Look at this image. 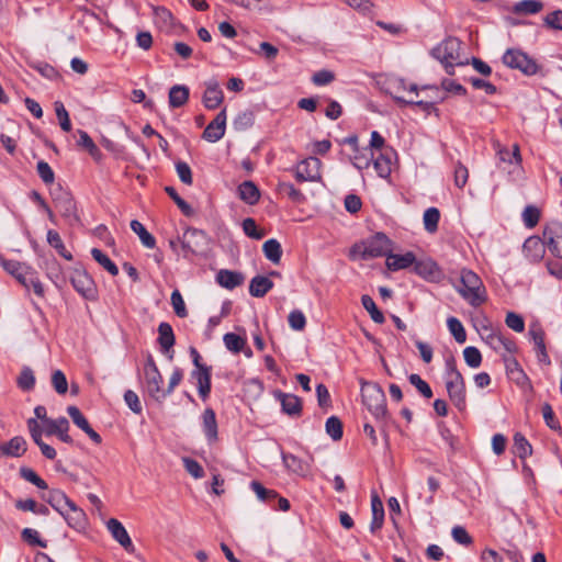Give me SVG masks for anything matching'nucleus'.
<instances>
[{
    "instance_id": "nucleus-8",
    "label": "nucleus",
    "mask_w": 562,
    "mask_h": 562,
    "mask_svg": "<svg viewBox=\"0 0 562 562\" xmlns=\"http://www.w3.org/2000/svg\"><path fill=\"white\" fill-rule=\"evenodd\" d=\"M503 63L513 69H518L527 76L537 74L539 66L535 59L530 58L520 49L509 48L503 55Z\"/></svg>"
},
{
    "instance_id": "nucleus-12",
    "label": "nucleus",
    "mask_w": 562,
    "mask_h": 562,
    "mask_svg": "<svg viewBox=\"0 0 562 562\" xmlns=\"http://www.w3.org/2000/svg\"><path fill=\"white\" fill-rule=\"evenodd\" d=\"M322 161L316 157H308L300 161L295 167V178L299 182L319 181Z\"/></svg>"
},
{
    "instance_id": "nucleus-60",
    "label": "nucleus",
    "mask_w": 562,
    "mask_h": 562,
    "mask_svg": "<svg viewBox=\"0 0 562 562\" xmlns=\"http://www.w3.org/2000/svg\"><path fill=\"white\" fill-rule=\"evenodd\" d=\"M243 231L248 237L257 240L263 238L265 236V232L258 229L255 220L251 217H247L243 221Z\"/></svg>"
},
{
    "instance_id": "nucleus-22",
    "label": "nucleus",
    "mask_w": 562,
    "mask_h": 562,
    "mask_svg": "<svg viewBox=\"0 0 562 562\" xmlns=\"http://www.w3.org/2000/svg\"><path fill=\"white\" fill-rule=\"evenodd\" d=\"M276 397L280 401L282 411L291 416H296L301 414L302 411V402L300 397L293 394H286L281 391L276 392Z\"/></svg>"
},
{
    "instance_id": "nucleus-35",
    "label": "nucleus",
    "mask_w": 562,
    "mask_h": 562,
    "mask_svg": "<svg viewBox=\"0 0 562 562\" xmlns=\"http://www.w3.org/2000/svg\"><path fill=\"white\" fill-rule=\"evenodd\" d=\"M158 342L162 352H169L176 342L171 325L165 322L160 323L158 326Z\"/></svg>"
},
{
    "instance_id": "nucleus-33",
    "label": "nucleus",
    "mask_w": 562,
    "mask_h": 562,
    "mask_svg": "<svg viewBox=\"0 0 562 562\" xmlns=\"http://www.w3.org/2000/svg\"><path fill=\"white\" fill-rule=\"evenodd\" d=\"M415 260V255L412 251H408L404 255L390 254L386 257V267L393 271L406 269L414 265Z\"/></svg>"
},
{
    "instance_id": "nucleus-26",
    "label": "nucleus",
    "mask_w": 562,
    "mask_h": 562,
    "mask_svg": "<svg viewBox=\"0 0 562 562\" xmlns=\"http://www.w3.org/2000/svg\"><path fill=\"white\" fill-rule=\"evenodd\" d=\"M42 498L47 502L60 515L66 510L72 502L63 491L50 490L47 494L42 495Z\"/></svg>"
},
{
    "instance_id": "nucleus-17",
    "label": "nucleus",
    "mask_w": 562,
    "mask_h": 562,
    "mask_svg": "<svg viewBox=\"0 0 562 562\" xmlns=\"http://www.w3.org/2000/svg\"><path fill=\"white\" fill-rule=\"evenodd\" d=\"M67 413L72 419L74 424L79 427L93 442L97 445L102 442L101 436L92 429L89 422L77 406H68Z\"/></svg>"
},
{
    "instance_id": "nucleus-19",
    "label": "nucleus",
    "mask_w": 562,
    "mask_h": 562,
    "mask_svg": "<svg viewBox=\"0 0 562 562\" xmlns=\"http://www.w3.org/2000/svg\"><path fill=\"white\" fill-rule=\"evenodd\" d=\"M223 100L224 93L220 88L218 82L215 80L209 81L202 98L204 106L209 110H214L223 102Z\"/></svg>"
},
{
    "instance_id": "nucleus-53",
    "label": "nucleus",
    "mask_w": 562,
    "mask_h": 562,
    "mask_svg": "<svg viewBox=\"0 0 562 562\" xmlns=\"http://www.w3.org/2000/svg\"><path fill=\"white\" fill-rule=\"evenodd\" d=\"M18 385L23 391H31L35 385V376L31 368L25 367L18 378Z\"/></svg>"
},
{
    "instance_id": "nucleus-36",
    "label": "nucleus",
    "mask_w": 562,
    "mask_h": 562,
    "mask_svg": "<svg viewBox=\"0 0 562 562\" xmlns=\"http://www.w3.org/2000/svg\"><path fill=\"white\" fill-rule=\"evenodd\" d=\"M504 362L506 367V372L512 380H514L519 385H524L526 382H528V376L522 371L518 361L514 357H504Z\"/></svg>"
},
{
    "instance_id": "nucleus-51",
    "label": "nucleus",
    "mask_w": 562,
    "mask_h": 562,
    "mask_svg": "<svg viewBox=\"0 0 562 562\" xmlns=\"http://www.w3.org/2000/svg\"><path fill=\"white\" fill-rule=\"evenodd\" d=\"M20 475L22 479L34 484L36 487H38L41 490L48 488L47 483L42 477H40L34 470H32L30 468H26V467L21 468Z\"/></svg>"
},
{
    "instance_id": "nucleus-64",
    "label": "nucleus",
    "mask_w": 562,
    "mask_h": 562,
    "mask_svg": "<svg viewBox=\"0 0 562 562\" xmlns=\"http://www.w3.org/2000/svg\"><path fill=\"white\" fill-rule=\"evenodd\" d=\"M36 170H37L40 178L42 179V181L45 184H50L54 182L55 173H54L53 169L50 168V166L46 161H44V160L38 161L37 166H36Z\"/></svg>"
},
{
    "instance_id": "nucleus-34",
    "label": "nucleus",
    "mask_w": 562,
    "mask_h": 562,
    "mask_svg": "<svg viewBox=\"0 0 562 562\" xmlns=\"http://www.w3.org/2000/svg\"><path fill=\"white\" fill-rule=\"evenodd\" d=\"M273 286V282L263 276H256L250 280L249 293L254 297L265 296Z\"/></svg>"
},
{
    "instance_id": "nucleus-7",
    "label": "nucleus",
    "mask_w": 562,
    "mask_h": 562,
    "mask_svg": "<svg viewBox=\"0 0 562 562\" xmlns=\"http://www.w3.org/2000/svg\"><path fill=\"white\" fill-rule=\"evenodd\" d=\"M179 240L186 258L189 255H204L209 248V237L202 229L189 227Z\"/></svg>"
},
{
    "instance_id": "nucleus-45",
    "label": "nucleus",
    "mask_w": 562,
    "mask_h": 562,
    "mask_svg": "<svg viewBox=\"0 0 562 562\" xmlns=\"http://www.w3.org/2000/svg\"><path fill=\"white\" fill-rule=\"evenodd\" d=\"M424 226L428 233H435L438 229L440 212L437 207H429L424 213Z\"/></svg>"
},
{
    "instance_id": "nucleus-21",
    "label": "nucleus",
    "mask_w": 562,
    "mask_h": 562,
    "mask_svg": "<svg viewBox=\"0 0 562 562\" xmlns=\"http://www.w3.org/2000/svg\"><path fill=\"white\" fill-rule=\"evenodd\" d=\"M546 246L544 239L532 236L525 240L522 248L526 257L532 261H539L546 252Z\"/></svg>"
},
{
    "instance_id": "nucleus-61",
    "label": "nucleus",
    "mask_w": 562,
    "mask_h": 562,
    "mask_svg": "<svg viewBox=\"0 0 562 562\" xmlns=\"http://www.w3.org/2000/svg\"><path fill=\"white\" fill-rule=\"evenodd\" d=\"M539 218H540V211L536 206L528 205L525 207V210L522 212V220H524L525 225L528 228L535 227L538 224Z\"/></svg>"
},
{
    "instance_id": "nucleus-5",
    "label": "nucleus",
    "mask_w": 562,
    "mask_h": 562,
    "mask_svg": "<svg viewBox=\"0 0 562 562\" xmlns=\"http://www.w3.org/2000/svg\"><path fill=\"white\" fill-rule=\"evenodd\" d=\"M391 240L383 233H376L374 236L367 239L362 246H353L351 256L360 254L361 259H370L390 255Z\"/></svg>"
},
{
    "instance_id": "nucleus-31",
    "label": "nucleus",
    "mask_w": 562,
    "mask_h": 562,
    "mask_svg": "<svg viewBox=\"0 0 562 562\" xmlns=\"http://www.w3.org/2000/svg\"><path fill=\"white\" fill-rule=\"evenodd\" d=\"M190 95V90L184 85H175L169 90L168 101L169 106L172 109L181 108L187 104Z\"/></svg>"
},
{
    "instance_id": "nucleus-2",
    "label": "nucleus",
    "mask_w": 562,
    "mask_h": 562,
    "mask_svg": "<svg viewBox=\"0 0 562 562\" xmlns=\"http://www.w3.org/2000/svg\"><path fill=\"white\" fill-rule=\"evenodd\" d=\"M362 402L376 420L384 422L387 416L386 400L382 387L372 382H361Z\"/></svg>"
},
{
    "instance_id": "nucleus-3",
    "label": "nucleus",
    "mask_w": 562,
    "mask_h": 562,
    "mask_svg": "<svg viewBox=\"0 0 562 562\" xmlns=\"http://www.w3.org/2000/svg\"><path fill=\"white\" fill-rule=\"evenodd\" d=\"M2 267L27 290L32 288L36 295L44 296V286L33 268L14 260H3Z\"/></svg>"
},
{
    "instance_id": "nucleus-63",
    "label": "nucleus",
    "mask_w": 562,
    "mask_h": 562,
    "mask_svg": "<svg viewBox=\"0 0 562 562\" xmlns=\"http://www.w3.org/2000/svg\"><path fill=\"white\" fill-rule=\"evenodd\" d=\"M543 22L549 29L562 31V10L558 9L548 13Z\"/></svg>"
},
{
    "instance_id": "nucleus-55",
    "label": "nucleus",
    "mask_w": 562,
    "mask_h": 562,
    "mask_svg": "<svg viewBox=\"0 0 562 562\" xmlns=\"http://www.w3.org/2000/svg\"><path fill=\"white\" fill-rule=\"evenodd\" d=\"M52 385L54 390L60 394L64 395L68 391V382L66 379V375L60 370H55L52 374Z\"/></svg>"
},
{
    "instance_id": "nucleus-13",
    "label": "nucleus",
    "mask_w": 562,
    "mask_h": 562,
    "mask_svg": "<svg viewBox=\"0 0 562 562\" xmlns=\"http://www.w3.org/2000/svg\"><path fill=\"white\" fill-rule=\"evenodd\" d=\"M70 282L75 290L83 297L92 300L95 297V285L92 278L82 269H75L70 276Z\"/></svg>"
},
{
    "instance_id": "nucleus-59",
    "label": "nucleus",
    "mask_w": 562,
    "mask_h": 562,
    "mask_svg": "<svg viewBox=\"0 0 562 562\" xmlns=\"http://www.w3.org/2000/svg\"><path fill=\"white\" fill-rule=\"evenodd\" d=\"M409 383L414 385L418 392L426 398L432 397V391L428 383L424 381L418 374L412 373L408 376Z\"/></svg>"
},
{
    "instance_id": "nucleus-29",
    "label": "nucleus",
    "mask_w": 562,
    "mask_h": 562,
    "mask_svg": "<svg viewBox=\"0 0 562 562\" xmlns=\"http://www.w3.org/2000/svg\"><path fill=\"white\" fill-rule=\"evenodd\" d=\"M192 376L196 380L199 395L206 400L211 392V368H200L192 371Z\"/></svg>"
},
{
    "instance_id": "nucleus-10",
    "label": "nucleus",
    "mask_w": 562,
    "mask_h": 562,
    "mask_svg": "<svg viewBox=\"0 0 562 562\" xmlns=\"http://www.w3.org/2000/svg\"><path fill=\"white\" fill-rule=\"evenodd\" d=\"M446 389L450 401L459 411H464L467 407V391L465 382L462 374H454L452 376H445Z\"/></svg>"
},
{
    "instance_id": "nucleus-54",
    "label": "nucleus",
    "mask_w": 562,
    "mask_h": 562,
    "mask_svg": "<svg viewBox=\"0 0 562 562\" xmlns=\"http://www.w3.org/2000/svg\"><path fill=\"white\" fill-rule=\"evenodd\" d=\"M170 301H171V305L173 307L175 314L178 317L184 318L188 316V311H187L183 297H182L181 293L179 292V290H175L171 293Z\"/></svg>"
},
{
    "instance_id": "nucleus-18",
    "label": "nucleus",
    "mask_w": 562,
    "mask_h": 562,
    "mask_svg": "<svg viewBox=\"0 0 562 562\" xmlns=\"http://www.w3.org/2000/svg\"><path fill=\"white\" fill-rule=\"evenodd\" d=\"M108 530L112 537L127 551L133 552L134 546L125 527L115 518H111L106 522Z\"/></svg>"
},
{
    "instance_id": "nucleus-25",
    "label": "nucleus",
    "mask_w": 562,
    "mask_h": 562,
    "mask_svg": "<svg viewBox=\"0 0 562 562\" xmlns=\"http://www.w3.org/2000/svg\"><path fill=\"white\" fill-rule=\"evenodd\" d=\"M244 280L245 277L243 273L227 269H222L216 274L217 283L227 290H233L239 286L243 284Z\"/></svg>"
},
{
    "instance_id": "nucleus-1",
    "label": "nucleus",
    "mask_w": 562,
    "mask_h": 562,
    "mask_svg": "<svg viewBox=\"0 0 562 562\" xmlns=\"http://www.w3.org/2000/svg\"><path fill=\"white\" fill-rule=\"evenodd\" d=\"M461 42L457 37L449 36L431 49L434 58L438 59L449 75L454 74V66H463L460 56Z\"/></svg>"
},
{
    "instance_id": "nucleus-39",
    "label": "nucleus",
    "mask_w": 562,
    "mask_h": 562,
    "mask_svg": "<svg viewBox=\"0 0 562 562\" xmlns=\"http://www.w3.org/2000/svg\"><path fill=\"white\" fill-rule=\"evenodd\" d=\"M131 229L138 235L142 244L147 248H154L156 245L155 237L145 228L137 220L131 222Z\"/></svg>"
},
{
    "instance_id": "nucleus-38",
    "label": "nucleus",
    "mask_w": 562,
    "mask_h": 562,
    "mask_svg": "<svg viewBox=\"0 0 562 562\" xmlns=\"http://www.w3.org/2000/svg\"><path fill=\"white\" fill-rule=\"evenodd\" d=\"M262 251L268 260L279 263L282 256V248L277 239H268L263 243Z\"/></svg>"
},
{
    "instance_id": "nucleus-4",
    "label": "nucleus",
    "mask_w": 562,
    "mask_h": 562,
    "mask_svg": "<svg viewBox=\"0 0 562 562\" xmlns=\"http://www.w3.org/2000/svg\"><path fill=\"white\" fill-rule=\"evenodd\" d=\"M458 292L472 306L481 305L485 300V288L476 273L471 270H462Z\"/></svg>"
},
{
    "instance_id": "nucleus-37",
    "label": "nucleus",
    "mask_w": 562,
    "mask_h": 562,
    "mask_svg": "<svg viewBox=\"0 0 562 562\" xmlns=\"http://www.w3.org/2000/svg\"><path fill=\"white\" fill-rule=\"evenodd\" d=\"M542 9L543 3L540 0H521L514 4L513 12L516 14H536Z\"/></svg>"
},
{
    "instance_id": "nucleus-20",
    "label": "nucleus",
    "mask_w": 562,
    "mask_h": 562,
    "mask_svg": "<svg viewBox=\"0 0 562 562\" xmlns=\"http://www.w3.org/2000/svg\"><path fill=\"white\" fill-rule=\"evenodd\" d=\"M61 516L67 521L68 526L81 530L87 525V516L86 513L79 508L74 502L69 504L66 510L61 514Z\"/></svg>"
},
{
    "instance_id": "nucleus-57",
    "label": "nucleus",
    "mask_w": 562,
    "mask_h": 562,
    "mask_svg": "<svg viewBox=\"0 0 562 562\" xmlns=\"http://www.w3.org/2000/svg\"><path fill=\"white\" fill-rule=\"evenodd\" d=\"M463 357L467 364L471 368H479L482 362V355L475 347L469 346L463 350Z\"/></svg>"
},
{
    "instance_id": "nucleus-30",
    "label": "nucleus",
    "mask_w": 562,
    "mask_h": 562,
    "mask_svg": "<svg viewBox=\"0 0 562 562\" xmlns=\"http://www.w3.org/2000/svg\"><path fill=\"white\" fill-rule=\"evenodd\" d=\"M203 431L209 442L217 440V422L215 412L212 408H206L202 414Z\"/></svg>"
},
{
    "instance_id": "nucleus-15",
    "label": "nucleus",
    "mask_w": 562,
    "mask_h": 562,
    "mask_svg": "<svg viewBox=\"0 0 562 562\" xmlns=\"http://www.w3.org/2000/svg\"><path fill=\"white\" fill-rule=\"evenodd\" d=\"M226 127V109H223L215 119L205 127L203 138L207 142L215 143L225 134Z\"/></svg>"
},
{
    "instance_id": "nucleus-48",
    "label": "nucleus",
    "mask_w": 562,
    "mask_h": 562,
    "mask_svg": "<svg viewBox=\"0 0 562 562\" xmlns=\"http://www.w3.org/2000/svg\"><path fill=\"white\" fill-rule=\"evenodd\" d=\"M155 22L160 27H170L172 25L173 16L171 12L165 7H153Z\"/></svg>"
},
{
    "instance_id": "nucleus-11",
    "label": "nucleus",
    "mask_w": 562,
    "mask_h": 562,
    "mask_svg": "<svg viewBox=\"0 0 562 562\" xmlns=\"http://www.w3.org/2000/svg\"><path fill=\"white\" fill-rule=\"evenodd\" d=\"M70 428L69 420L61 416L56 419L49 418L44 425L40 424L41 435L56 436L60 441L71 445L72 438L68 435Z\"/></svg>"
},
{
    "instance_id": "nucleus-50",
    "label": "nucleus",
    "mask_w": 562,
    "mask_h": 562,
    "mask_svg": "<svg viewBox=\"0 0 562 562\" xmlns=\"http://www.w3.org/2000/svg\"><path fill=\"white\" fill-rule=\"evenodd\" d=\"M326 432L328 436L337 441L342 437V423L336 416H331L326 420Z\"/></svg>"
},
{
    "instance_id": "nucleus-44",
    "label": "nucleus",
    "mask_w": 562,
    "mask_h": 562,
    "mask_svg": "<svg viewBox=\"0 0 562 562\" xmlns=\"http://www.w3.org/2000/svg\"><path fill=\"white\" fill-rule=\"evenodd\" d=\"M78 134H79L78 145L83 147L85 149H87L89 151V154L95 160H100L102 157V154H101L100 149L98 148V146L92 140V138L88 135V133L82 130H79Z\"/></svg>"
},
{
    "instance_id": "nucleus-46",
    "label": "nucleus",
    "mask_w": 562,
    "mask_h": 562,
    "mask_svg": "<svg viewBox=\"0 0 562 562\" xmlns=\"http://www.w3.org/2000/svg\"><path fill=\"white\" fill-rule=\"evenodd\" d=\"M361 303H362V306L368 311V313L370 314L372 321L376 324H382L384 323V316L382 314V312L376 307L373 299L370 296V295H362L361 297Z\"/></svg>"
},
{
    "instance_id": "nucleus-52",
    "label": "nucleus",
    "mask_w": 562,
    "mask_h": 562,
    "mask_svg": "<svg viewBox=\"0 0 562 562\" xmlns=\"http://www.w3.org/2000/svg\"><path fill=\"white\" fill-rule=\"evenodd\" d=\"M250 488L255 492L257 497L262 502H269L278 497V493L274 490L266 488L260 482L252 481Z\"/></svg>"
},
{
    "instance_id": "nucleus-42",
    "label": "nucleus",
    "mask_w": 562,
    "mask_h": 562,
    "mask_svg": "<svg viewBox=\"0 0 562 562\" xmlns=\"http://www.w3.org/2000/svg\"><path fill=\"white\" fill-rule=\"evenodd\" d=\"M91 256L111 276L115 277V276L119 274L117 266L105 254H103L100 249L92 248L91 249Z\"/></svg>"
},
{
    "instance_id": "nucleus-47",
    "label": "nucleus",
    "mask_w": 562,
    "mask_h": 562,
    "mask_svg": "<svg viewBox=\"0 0 562 562\" xmlns=\"http://www.w3.org/2000/svg\"><path fill=\"white\" fill-rule=\"evenodd\" d=\"M447 325H448L449 331L454 337L457 342H459V344L465 342V340H467L465 329H464L462 323L458 318L449 317L447 319Z\"/></svg>"
},
{
    "instance_id": "nucleus-23",
    "label": "nucleus",
    "mask_w": 562,
    "mask_h": 562,
    "mask_svg": "<svg viewBox=\"0 0 562 562\" xmlns=\"http://www.w3.org/2000/svg\"><path fill=\"white\" fill-rule=\"evenodd\" d=\"M26 441L23 437L16 436L0 445V454L3 457L18 458L25 453Z\"/></svg>"
},
{
    "instance_id": "nucleus-43",
    "label": "nucleus",
    "mask_w": 562,
    "mask_h": 562,
    "mask_svg": "<svg viewBox=\"0 0 562 562\" xmlns=\"http://www.w3.org/2000/svg\"><path fill=\"white\" fill-rule=\"evenodd\" d=\"M514 452L520 458L526 459L532 453V447L525 436L520 432L514 435Z\"/></svg>"
},
{
    "instance_id": "nucleus-27",
    "label": "nucleus",
    "mask_w": 562,
    "mask_h": 562,
    "mask_svg": "<svg viewBox=\"0 0 562 562\" xmlns=\"http://www.w3.org/2000/svg\"><path fill=\"white\" fill-rule=\"evenodd\" d=\"M494 148L501 162H508L509 165H514L515 167H520L521 156L519 151V146L517 144L513 146L512 153L499 142L494 143Z\"/></svg>"
},
{
    "instance_id": "nucleus-40",
    "label": "nucleus",
    "mask_w": 562,
    "mask_h": 562,
    "mask_svg": "<svg viewBox=\"0 0 562 562\" xmlns=\"http://www.w3.org/2000/svg\"><path fill=\"white\" fill-rule=\"evenodd\" d=\"M47 243L57 250L59 256L66 260H72L71 252L66 249L60 235L56 231L49 229L47 232Z\"/></svg>"
},
{
    "instance_id": "nucleus-9",
    "label": "nucleus",
    "mask_w": 562,
    "mask_h": 562,
    "mask_svg": "<svg viewBox=\"0 0 562 562\" xmlns=\"http://www.w3.org/2000/svg\"><path fill=\"white\" fill-rule=\"evenodd\" d=\"M144 375L148 394L157 401L165 398L166 393H164V390L161 389L162 376L151 356H148L145 363Z\"/></svg>"
},
{
    "instance_id": "nucleus-58",
    "label": "nucleus",
    "mask_w": 562,
    "mask_h": 562,
    "mask_svg": "<svg viewBox=\"0 0 562 562\" xmlns=\"http://www.w3.org/2000/svg\"><path fill=\"white\" fill-rule=\"evenodd\" d=\"M254 113L251 111L240 112L234 120V127L238 131H245L254 124Z\"/></svg>"
},
{
    "instance_id": "nucleus-32",
    "label": "nucleus",
    "mask_w": 562,
    "mask_h": 562,
    "mask_svg": "<svg viewBox=\"0 0 562 562\" xmlns=\"http://www.w3.org/2000/svg\"><path fill=\"white\" fill-rule=\"evenodd\" d=\"M238 196L249 205H255L260 199V191L255 182L247 180L239 184Z\"/></svg>"
},
{
    "instance_id": "nucleus-41",
    "label": "nucleus",
    "mask_w": 562,
    "mask_h": 562,
    "mask_svg": "<svg viewBox=\"0 0 562 562\" xmlns=\"http://www.w3.org/2000/svg\"><path fill=\"white\" fill-rule=\"evenodd\" d=\"M374 169L381 178H387L392 171L391 155L387 153H380L374 158Z\"/></svg>"
},
{
    "instance_id": "nucleus-62",
    "label": "nucleus",
    "mask_w": 562,
    "mask_h": 562,
    "mask_svg": "<svg viewBox=\"0 0 562 562\" xmlns=\"http://www.w3.org/2000/svg\"><path fill=\"white\" fill-rule=\"evenodd\" d=\"M21 537L31 546H38L41 548L47 547L46 541L40 538L38 532L35 529L24 528L21 532Z\"/></svg>"
},
{
    "instance_id": "nucleus-49",
    "label": "nucleus",
    "mask_w": 562,
    "mask_h": 562,
    "mask_svg": "<svg viewBox=\"0 0 562 562\" xmlns=\"http://www.w3.org/2000/svg\"><path fill=\"white\" fill-rule=\"evenodd\" d=\"M225 347L235 353H238L244 349L246 344L245 339L234 333H227L223 337Z\"/></svg>"
},
{
    "instance_id": "nucleus-28",
    "label": "nucleus",
    "mask_w": 562,
    "mask_h": 562,
    "mask_svg": "<svg viewBox=\"0 0 562 562\" xmlns=\"http://www.w3.org/2000/svg\"><path fill=\"white\" fill-rule=\"evenodd\" d=\"M371 512H372V521L370 524V531L375 533L383 526L384 521V507L381 498L378 494L373 493L371 496Z\"/></svg>"
},
{
    "instance_id": "nucleus-24",
    "label": "nucleus",
    "mask_w": 562,
    "mask_h": 562,
    "mask_svg": "<svg viewBox=\"0 0 562 562\" xmlns=\"http://www.w3.org/2000/svg\"><path fill=\"white\" fill-rule=\"evenodd\" d=\"M282 460L289 471L300 476H307L311 472V464L292 453H283Z\"/></svg>"
},
{
    "instance_id": "nucleus-14",
    "label": "nucleus",
    "mask_w": 562,
    "mask_h": 562,
    "mask_svg": "<svg viewBox=\"0 0 562 562\" xmlns=\"http://www.w3.org/2000/svg\"><path fill=\"white\" fill-rule=\"evenodd\" d=\"M543 239L550 251L562 259V223L551 222L543 229Z\"/></svg>"
},
{
    "instance_id": "nucleus-56",
    "label": "nucleus",
    "mask_w": 562,
    "mask_h": 562,
    "mask_svg": "<svg viewBox=\"0 0 562 562\" xmlns=\"http://www.w3.org/2000/svg\"><path fill=\"white\" fill-rule=\"evenodd\" d=\"M54 105H55L56 116L59 121L61 130L65 132H69L71 130V123H70L69 114H68L67 110L65 109L63 102L56 101L54 103Z\"/></svg>"
},
{
    "instance_id": "nucleus-6",
    "label": "nucleus",
    "mask_w": 562,
    "mask_h": 562,
    "mask_svg": "<svg viewBox=\"0 0 562 562\" xmlns=\"http://www.w3.org/2000/svg\"><path fill=\"white\" fill-rule=\"evenodd\" d=\"M50 196L55 207L68 224L74 225L79 222L76 203L68 190L57 184L50 190Z\"/></svg>"
},
{
    "instance_id": "nucleus-16",
    "label": "nucleus",
    "mask_w": 562,
    "mask_h": 562,
    "mask_svg": "<svg viewBox=\"0 0 562 562\" xmlns=\"http://www.w3.org/2000/svg\"><path fill=\"white\" fill-rule=\"evenodd\" d=\"M26 425H27V429L31 435V438L37 445L42 454L49 460H54L57 454L56 450L52 446H49L43 441V436L41 435L38 420H36L34 418H30V419H27Z\"/></svg>"
}]
</instances>
